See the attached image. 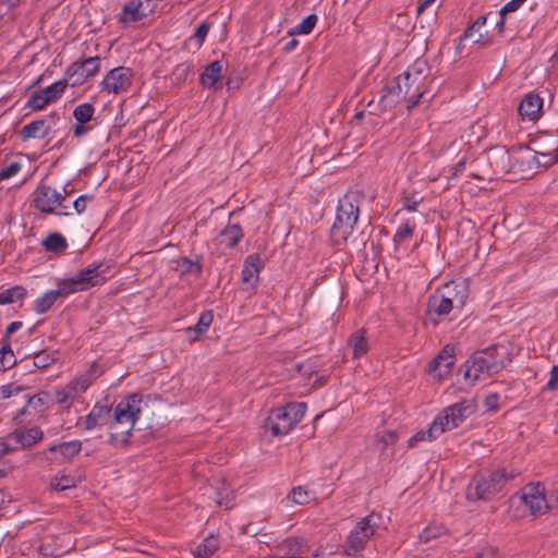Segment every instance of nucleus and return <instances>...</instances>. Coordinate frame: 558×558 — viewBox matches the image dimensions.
Listing matches in <instances>:
<instances>
[{
	"mask_svg": "<svg viewBox=\"0 0 558 558\" xmlns=\"http://www.w3.org/2000/svg\"><path fill=\"white\" fill-rule=\"evenodd\" d=\"M305 543L299 537H288L278 545V550L282 551V555H267L263 558H325L324 547L317 548L314 554L310 557L305 553Z\"/></svg>",
	"mask_w": 558,
	"mask_h": 558,
	"instance_id": "nucleus-16",
	"label": "nucleus"
},
{
	"mask_svg": "<svg viewBox=\"0 0 558 558\" xmlns=\"http://www.w3.org/2000/svg\"><path fill=\"white\" fill-rule=\"evenodd\" d=\"M453 349L446 347L429 365L430 375L437 380L447 378L454 365Z\"/></svg>",
	"mask_w": 558,
	"mask_h": 558,
	"instance_id": "nucleus-21",
	"label": "nucleus"
},
{
	"mask_svg": "<svg viewBox=\"0 0 558 558\" xmlns=\"http://www.w3.org/2000/svg\"><path fill=\"white\" fill-rule=\"evenodd\" d=\"M216 504L218 506H225V507H229L230 506V499H229V494L227 493L226 496H220L216 499Z\"/></svg>",
	"mask_w": 558,
	"mask_h": 558,
	"instance_id": "nucleus-60",
	"label": "nucleus"
},
{
	"mask_svg": "<svg viewBox=\"0 0 558 558\" xmlns=\"http://www.w3.org/2000/svg\"><path fill=\"white\" fill-rule=\"evenodd\" d=\"M52 362V359L46 354L41 353L34 357V366L38 368L47 367Z\"/></svg>",
	"mask_w": 558,
	"mask_h": 558,
	"instance_id": "nucleus-53",
	"label": "nucleus"
},
{
	"mask_svg": "<svg viewBox=\"0 0 558 558\" xmlns=\"http://www.w3.org/2000/svg\"><path fill=\"white\" fill-rule=\"evenodd\" d=\"M243 233L238 225H230L226 227L215 239L217 248L225 251L226 248H232L242 239Z\"/></svg>",
	"mask_w": 558,
	"mask_h": 558,
	"instance_id": "nucleus-27",
	"label": "nucleus"
},
{
	"mask_svg": "<svg viewBox=\"0 0 558 558\" xmlns=\"http://www.w3.org/2000/svg\"><path fill=\"white\" fill-rule=\"evenodd\" d=\"M306 412L305 403H289L275 409L265 421V428L274 436L288 434L299 423Z\"/></svg>",
	"mask_w": 558,
	"mask_h": 558,
	"instance_id": "nucleus-7",
	"label": "nucleus"
},
{
	"mask_svg": "<svg viewBox=\"0 0 558 558\" xmlns=\"http://www.w3.org/2000/svg\"><path fill=\"white\" fill-rule=\"evenodd\" d=\"M142 409L143 398L137 393L123 398L116 405L109 424L110 437L116 445H124L129 441Z\"/></svg>",
	"mask_w": 558,
	"mask_h": 558,
	"instance_id": "nucleus-4",
	"label": "nucleus"
},
{
	"mask_svg": "<svg viewBox=\"0 0 558 558\" xmlns=\"http://www.w3.org/2000/svg\"><path fill=\"white\" fill-rule=\"evenodd\" d=\"M21 168L22 166L20 162H11L0 171V182L16 175L21 171Z\"/></svg>",
	"mask_w": 558,
	"mask_h": 558,
	"instance_id": "nucleus-47",
	"label": "nucleus"
},
{
	"mask_svg": "<svg viewBox=\"0 0 558 558\" xmlns=\"http://www.w3.org/2000/svg\"><path fill=\"white\" fill-rule=\"evenodd\" d=\"M43 246L47 252L61 253L68 247V242L62 234L51 233L43 240Z\"/></svg>",
	"mask_w": 558,
	"mask_h": 558,
	"instance_id": "nucleus-33",
	"label": "nucleus"
},
{
	"mask_svg": "<svg viewBox=\"0 0 558 558\" xmlns=\"http://www.w3.org/2000/svg\"><path fill=\"white\" fill-rule=\"evenodd\" d=\"M429 1H424L417 7V13L421 14L425 9L429 7Z\"/></svg>",
	"mask_w": 558,
	"mask_h": 558,
	"instance_id": "nucleus-64",
	"label": "nucleus"
},
{
	"mask_svg": "<svg viewBox=\"0 0 558 558\" xmlns=\"http://www.w3.org/2000/svg\"><path fill=\"white\" fill-rule=\"evenodd\" d=\"M209 28H210V26L207 22H203L196 27L193 36L197 40L199 46L204 43V40L209 32Z\"/></svg>",
	"mask_w": 558,
	"mask_h": 558,
	"instance_id": "nucleus-49",
	"label": "nucleus"
},
{
	"mask_svg": "<svg viewBox=\"0 0 558 558\" xmlns=\"http://www.w3.org/2000/svg\"><path fill=\"white\" fill-rule=\"evenodd\" d=\"M477 558H498V556L493 547H484L480 550Z\"/></svg>",
	"mask_w": 558,
	"mask_h": 558,
	"instance_id": "nucleus-55",
	"label": "nucleus"
},
{
	"mask_svg": "<svg viewBox=\"0 0 558 558\" xmlns=\"http://www.w3.org/2000/svg\"><path fill=\"white\" fill-rule=\"evenodd\" d=\"M16 359L9 344L0 349V371H5L15 365Z\"/></svg>",
	"mask_w": 558,
	"mask_h": 558,
	"instance_id": "nucleus-43",
	"label": "nucleus"
},
{
	"mask_svg": "<svg viewBox=\"0 0 558 558\" xmlns=\"http://www.w3.org/2000/svg\"><path fill=\"white\" fill-rule=\"evenodd\" d=\"M102 367L93 363L84 373L74 377L70 383V386H74L77 396L85 392L88 387L102 374Z\"/></svg>",
	"mask_w": 558,
	"mask_h": 558,
	"instance_id": "nucleus-25",
	"label": "nucleus"
},
{
	"mask_svg": "<svg viewBox=\"0 0 558 558\" xmlns=\"http://www.w3.org/2000/svg\"><path fill=\"white\" fill-rule=\"evenodd\" d=\"M44 434L38 427L26 430H15L0 440V448L4 454L22 448L32 447L43 438Z\"/></svg>",
	"mask_w": 558,
	"mask_h": 558,
	"instance_id": "nucleus-14",
	"label": "nucleus"
},
{
	"mask_svg": "<svg viewBox=\"0 0 558 558\" xmlns=\"http://www.w3.org/2000/svg\"><path fill=\"white\" fill-rule=\"evenodd\" d=\"M219 541L216 535L210 534L193 550L195 558H210L219 548Z\"/></svg>",
	"mask_w": 558,
	"mask_h": 558,
	"instance_id": "nucleus-29",
	"label": "nucleus"
},
{
	"mask_svg": "<svg viewBox=\"0 0 558 558\" xmlns=\"http://www.w3.org/2000/svg\"><path fill=\"white\" fill-rule=\"evenodd\" d=\"M26 294V290L21 286H15L0 292V304H11L22 300Z\"/></svg>",
	"mask_w": 558,
	"mask_h": 558,
	"instance_id": "nucleus-37",
	"label": "nucleus"
},
{
	"mask_svg": "<svg viewBox=\"0 0 558 558\" xmlns=\"http://www.w3.org/2000/svg\"><path fill=\"white\" fill-rule=\"evenodd\" d=\"M175 270L180 275H199L202 271V267L198 263H194L193 260L184 257L177 262Z\"/></svg>",
	"mask_w": 558,
	"mask_h": 558,
	"instance_id": "nucleus-41",
	"label": "nucleus"
},
{
	"mask_svg": "<svg viewBox=\"0 0 558 558\" xmlns=\"http://www.w3.org/2000/svg\"><path fill=\"white\" fill-rule=\"evenodd\" d=\"M487 411H496L499 407V396L497 393H488L484 399Z\"/></svg>",
	"mask_w": 558,
	"mask_h": 558,
	"instance_id": "nucleus-51",
	"label": "nucleus"
},
{
	"mask_svg": "<svg viewBox=\"0 0 558 558\" xmlns=\"http://www.w3.org/2000/svg\"><path fill=\"white\" fill-rule=\"evenodd\" d=\"M396 434L393 432H385L377 435L376 446L378 449L384 450L387 446L395 444Z\"/></svg>",
	"mask_w": 558,
	"mask_h": 558,
	"instance_id": "nucleus-45",
	"label": "nucleus"
},
{
	"mask_svg": "<svg viewBox=\"0 0 558 558\" xmlns=\"http://www.w3.org/2000/svg\"><path fill=\"white\" fill-rule=\"evenodd\" d=\"M77 482L78 477L76 476L58 474L51 480L50 485L54 490L62 492L71 487H75Z\"/></svg>",
	"mask_w": 558,
	"mask_h": 558,
	"instance_id": "nucleus-36",
	"label": "nucleus"
},
{
	"mask_svg": "<svg viewBox=\"0 0 558 558\" xmlns=\"http://www.w3.org/2000/svg\"><path fill=\"white\" fill-rule=\"evenodd\" d=\"M153 11L150 0H129L117 15L122 27H129L147 16Z\"/></svg>",
	"mask_w": 558,
	"mask_h": 558,
	"instance_id": "nucleus-15",
	"label": "nucleus"
},
{
	"mask_svg": "<svg viewBox=\"0 0 558 558\" xmlns=\"http://www.w3.org/2000/svg\"><path fill=\"white\" fill-rule=\"evenodd\" d=\"M468 299V287L451 281L437 289L427 304L426 318L434 325L445 320L451 312L459 313Z\"/></svg>",
	"mask_w": 558,
	"mask_h": 558,
	"instance_id": "nucleus-2",
	"label": "nucleus"
},
{
	"mask_svg": "<svg viewBox=\"0 0 558 558\" xmlns=\"http://www.w3.org/2000/svg\"><path fill=\"white\" fill-rule=\"evenodd\" d=\"M12 11L11 8H9L2 0H0V19H4L10 14Z\"/></svg>",
	"mask_w": 558,
	"mask_h": 558,
	"instance_id": "nucleus-59",
	"label": "nucleus"
},
{
	"mask_svg": "<svg viewBox=\"0 0 558 558\" xmlns=\"http://www.w3.org/2000/svg\"><path fill=\"white\" fill-rule=\"evenodd\" d=\"M57 286L58 289L47 291L35 300L34 310L37 314L43 315L47 313L60 296L69 295V293L65 292L61 280H58Z\"/></svg>",
	"mask_w": 558,
	"mask_h": 558,
	"instance_id": "nucleus-26",
	"label": "nucleus"
},
{
	"mask_svg": "<svg viewBox=\"0 0 558 558\" xmlns=\"http://www.w3.org/2000/svg\"><path fill=\"white\" fill-rule=\"evenodd\" d=\"M48 134L49 126H47L44 119H39L26 124L21 131V136L23 140L44 138Z\"/></svg>",
	"mask_w": 558,
	"mask_h": 558,
	"instance_id": "nucleus-28",
	"label": "nucleus"
},
{
	"mask_svg": "<svg viewBox=\"0 0 558 558\" xmlns=\"http://www.w3.org/2000/svg\"><path fill=\"white\" fill-rule=\"evenodd\" d=\"M94 199V196L92 194H83L80 195L73 203L74 210L77 215H82L89 203H92Z\"/></svg>",
	"mask_w": 558,
	"mask_h": 558,
	"instance_id": "nucleus-44",
	"label": "nucleus"
},
{
	"mask_svg": "<svg viewBox=\"0 0 558 558\" xmlns=\"http://www.w3.org/2000/svg\"><path fill=\"white\" fill-rule=\"evenodd\" d=\"M414 229H415L414 221L405 220L404 222H402L398 227L396 234L393 236L395 244L398 246V245L404 243L405 241H408L409 239H411L413 235Z\"/></svg>",
	"mask_w": 558,
	"mask_h": 558,
	"instance_id": "nucleus-35",
	"label": "nucleus"
},
{
	"mask_svg": "<svg viewBox=\"0 0 558 558\" xmlns=\"http://www.w3.org/2000/svg\"><path fill=\"white\" fill-rule=\"evenodd\" d=\"M362 194L357 191H349L339 199L336 220L330 230L333 244L342 245L352 235L359 220Z\"/></svg>",
	"mask_w": 558,
	"mask_h": 558,
	"instance_id": "nucleus-5",
	"label": "nucleus"
},
{
	"mask_svg": "<svg viewBox=\"0 0 558 558\" xmlns=\"http://www.w3.org/2000/svg\"><path fill=\"white\" fill-rule=\"evenodd\" d=\"M434 429V422L430 424V426L425 430H420L415 433L410 439H409V446L415 447L422 441H433L437 439L441 434H435L433 432Z\"/></svg>",
	"mask_w": 558,
	"mask_h": 558,
	"instance_id": "nucleus-40",
	"label": "nucleus"
},
{
	"mask_svg": "<svg viewBox=\"0 0 558 558\" xmlns=\"http://www.w3.org/2000/svg\"><path fill=\"white\" fill-rule=\"evenodd\" d=\"M47 393L46 392H41V393H38L36 396H33L32 398L28 399V403L33 407H37L38 404H43L45 399L47 398Z\"/></svg>",
	"mask_w": 558,
	"mask_h": 558,
	"instance_id": "nucleus-56",
	"label": "nucleus"
},
{
	"mask_svg": "<svg viewBox=\"0 0 558 558\" xmlns=\"http://www.w3.org/2000/svg\"><path fill=\"white\" fill-rule=\"evenodd\" d=\"M95 114V106L90 102H82L77 105L73 110V117L75 125L73 128V135L76 138H81L87 135L92 131V126L88 124Z\"/></svg>",
	"mask_w": 558,
	"mask_h": 558,
	"instance_id": "nucleus-20",
	"label": "nucleus"
},
{
	"mask_svg": "<svg viewBox=\"0 0 558 558\" xmlns=\"http://www.w3.org/2000/svg\"><path fill=\"white\" fill-rule=\"evenodd\" d=\"M82 451V442L80 440H70L50 446L43 451V456L47 461L62 463L70 461Z\"/></svg>",
	"mask_w": 558,
	"mask_h": 558,
	"instance_id": "nucleus-18",
	"label": "nucleus"
},
{
	"mask_svg": "<svg viewBox=\"0 0 558 558\" xmlns=\"http://www.w3.org/2000/svg\"><path fill=\"white\" fill-rule=\"evenodd\" d=\"M543 98L530 92L525 94L519 104L518 112L522 121L536 122L542 117Z\"/></svg>",
	"mask_w": 558,
	"mask_h": 558,
	"instance_id": "nucleus-19",
	"label": "nucleus"
},
{
	"mask_svg": "<svg viewBox=\"0 0 558 558\" xmlns=\"http://www.w3.org/2000/svg\"><path fill=\"white\" fill-rule=\"evenodd\" d=\"M421 201L422 198H418L415 195L405 196L403 198V208L407 209L408 211H415Z\"/></svg>",
	"mask_w": 558,
	"mask_h": 558,
	"instance_id": "nucleus-52",
	"label": "nucleus"
},
{
	"mask_svg": "<svg viewBox=\"0 0 558 558\" xmlns=\"http://www.w3.org/2000/svg\"><path fill=\"white\" fill-rule=\"evenodd\" d=\"M289 499L295 505H307L315 499L314 494L302 486L294 487Z\"/></svg>",
	"mask_w": 558,
	"mask_h": 558,
	"instance_id": "nucleus-38",
	"label": "nucleus"
},
{
	"mask_svg": "<svg viewBox=\"0 0 558 558\" xmlns=\"http://www.w3.org/2000/svg\"><path fill=\"white\" fill-rule=\"evenodd\" d=\"M68 86L66 80H60L38 93H34L27 100L26 107L33 110H43L49 104L59 99Z\"/></svg>",
	"mask_w": 558,
	"mask_h": 558,
	"instance_id": "nucleus-17",
	"label": "nucleus"
},
{
	"mask_svg": "<svg viewBox=\"0 0 558 558\" xmlns=\"http://www.w3.org/2000/svg\"><path fill=\"white\" fill-rule=\"evenodd\" d=\"M512 477L513 475H507L502 470L480 474L469 485L466 496L470 500L489 499Z\"/></svg>",
	"mask_w": 558,
	"mask_h": 558,
	"instance_id": "nucleus-9",
	"label": "nucleus"
},
{
	"mask_svg": "<svg viewBox=\"0 0 558 558\" xmlns=\"http://www.w3.org/2000/svg\"><path fill=\"white\" fill-rule=\"evenodd\" d=\"M348 345L351 348L353 356L359 359L365 355L368 351V342L365 338L364 330H357L348 340Z\"/></svg>",
	"mask_w": 558,
	"mask_h": 558,
	"instance_id": "nucleus-31",
	"label": "nucleus"
},
{
	"mask_svg": "<svg viewBox=\"0 0 558 558\" xmlns=\"http://www.w3.org/2000/svg\"><path fill=\"white\" fill-rule=\"evenodd\" d=\"M214 319L211 311H205L201 314L198 322L194 328H189L186 331L190 333L194 331L197 335H202L208 330Z\"/></svg>",
	"mask_w": 558,
	"mask_h": 558,
	"instance_id": "nucleus-42",
	"label": "nucleus"
},
{
	"mask_svg": "<svg viewBox=\"0 0 558 558\" xmlns=\"http://www.w3.org/2000/svg\"><path fill=\"white\" fill-rule=\"evenodd\" d=\"M108 266L104 263H93L81 269L72 277L60 279L69 294L86 291L106 282Z\"/></svg>",
	"mask_w": 558,
	"mask_h": 558,
	"instance_id": "nucleus-8",
	"label": "nucleus"
},
{
	"mask_svg": "<svg viewBox=\"0 0 558 558\" xmlns=\"http://www.w3.org/2000/svg\"><path fill=\"white\" fill-rule=\"evenodd\" d=\"M558 387V365L551 367L549 380L546 384V388L555 390Z\"/></svg>",
	"mask_w": 558,
	"mask_h": 558,
	"instance_id": "nucleus-54",
	"label": "nucleus"
},
{
	"mask_svg": "<svg viewBox=\"0 0 558 558\" xmlns=\"http://www.w3.org/2000/svg\"><path fill=\"white\" fill-rule=\"evenodd\" d=\"M264 268V262L257 254L248 255L242 268V282L250 288H255L259 279V272Z\"/></svg>",
	"mask_w": 558,
	"mask_h": 558,
	"instance_id": "nucleus-24",
	"label": "nucleus"
},
{
	"mask_svg": "<svg viewBox=\"0 0 558 558\" xmlns=\"http://www.w3.org/2000/svg\"><path fill=\"white\" fill-rule=\"evenodd\" d=\"M317 23L315 14L307 15L301 23L295 25L290 32V35H308L314 29Z\"/></svg>",
	"mask_w": 558,
	"mask_h": 558,
	"instance_id": "nucleus-39",
	"label": "nucleus"
},
{
	"mask_svg": "<svg viewBox=\"0 0 558 558\" xmlns=\"http://www.w3.org/2000/svg\"><path fill=\"white\" fill-rule=\"evenodd\" d=\"M9 501L8 496L4 492L0 490V510Z\"/></svg>",
	"mask_w": 558,
	"mask_h": 558,
	"instance_id": "nucleus-63",
	"label": "nucleus"
},
{
	"mask_svg": "<svg viewBox=\"0 0 558 558\" xmlns=\"http://www.w3.org/2000/svg\"><path fill=\"white\" fill-rule=\"evenodd\" d=\"M476 410V405L473 400H463L445 408L434 418L435 434H444L447 430H451L458 427L464 420L471 416Z\"/></svg>",
	"mask_w": 558,
	"mask_h": 558,
	"instance_id": "nucleus-10",
	"label": "nucleus"
},
{
	"mask_svg": "<svg viewBox=\"0 0 558 558\" xmlns=\"http://www.w3.org/2000/svg\"><path fill=\"white\" fill-rule=\"evenodd\" d=\"M512 352L509 344L498 343L475 352L464 363V378L474 385L502 371L510 362Z\"/></svg>",
	"mask_w": 558,
	"mask_h": 558,
	"instance_id": "nucleus-1",
	"label": "nucleus"
},
{
	"mask_svg": "<svg viewBox=\"0 0 558 558\" xmlns=\"http://www.w3.org/2000/svg\"><path fill=\"white\" fill-rule=\"evenodd\" d=\"M22 327V323L21 322H12L11 324H9V326L7 327V336L9 337L10 335H12L13 332H15L17 329H20Z\"/></svg>",
	"mask_w": 558,
	"mask_h": 558,
	"instance_id": "nucleus-58",
	"label": "nucleus"
},
{
	"mask_svg": "<svg viewBox=\"0 0 558 558\" xmlns=\"http://www.w3.org/2000/svg\"><path fill=\"white\" fill-rule=\"evenodd\" d=\"M76 398H78V396L75 392L74 386H70L69 384L62 388L57 389L54 393L56 402L64 408H70Z\"/></svg>",
	"mask_w": 558,
	"mask_h": 558,
	"instance_id": "nucleus-34",
	"label": "nucleus"
},
{
	"mask_svg": "<svg viewBox=\"0 0 558 558\" xmlns=\"http://www.w3.org/2000/svg\"><path fill=\"white\" fill-rule=\"evenodd\" d=\"M110 409L106 404H95L88 415L84 417V428L90 430L95 428L101 420L108 416Z\"/></svg>",
	"mask_w": 558,
	"mask_h": 558,
	"instance_id": "nucleus-30",
	"label": "nucleus"
},
{
	"mask_svg": "<svg viewBox=\"0 0 558 558\" xmlns=\"http://www.w3.org/2000/svg\"><path fill=\"white\" fill-rule=\"evenodd\" d=\"M64 201V195L48 185H39L34 192V206L45 214L68 216V211H57L58 208H66Z\"/></svg>",
	"mask_w": 558,
	"mask_h": 558,
	"instance_id": "nucleus-13",
	"label": "nucleus"
},
{
	"mask_svg": "<svg viewBox=\"0 0 558 558\" xmlns=\"http://www.w3.org/2000/svg\"><path fill=\"white\" fill-rule=\"evenodd\" d=\"M526 0H510L499 11V15H506L517 11Z\"/></svg>",
	"mask_w": 558,
	"mask_h": 558,
	"instance_id": "nucleus-50",
	"label": "nucleus"
},
{
	"mask_svg": "<svg viewBox=\"0 0 558 558\" xmlns=\"http://www.w3.org/2000/svg\"><path fill=\"white\" fill-rule=\"evenodd\" d=\"M487 161L496 177H502L512 169L511 155L505 147L493 148L488 153Z\"/></svg>",
	"mask_w": 558,
	"mask_h": 558,
	"instance_id": "nucleus-23",
	"label": "nucleus"
},
{
	"mask_svg": "<svg viewBox=\"0 0 558 558\" xmlns=\"http://www.w3.org/2000/svg\"><path fill=\"white\" fill-rule=\"evenodd\" d=\"M101 59L99 57H89L82 61L74 62L66 70V76L72 77L78 75L73 84H81L83 80L94 77L100 70Z\"/></svg>",
	"mask_w": 558,
	"mask_h": 558,
	"instance_id": "nucleus-22",
	"label": "nucleus"
},
{
	"mask_svg": "<svg viewBox=\"0 0 558 558\" xmlns=\"http://www.w3.org/2000/svg\"><path fill=\"white\" fill-rule=\"evenodd\" d=\"M22 391V387L15 384L0 386V400L16 396Z\"/></svg>",
	"mask_w": 558,
	"mask_h": 558,
	"instance_id": "nucleus-48",
	"label": "nucleus"
},
{
	"mask_svg": "<svg viewBox=\"0 0 558 558\" xmlns=\"http://www.w3.org/2000/svg\"><path fill=\"white\" fill-rule=\"evenodd\" d=\"M4 2V4H7L9 8H11L12 10H14L21 0H2Z\"/></svg>",
	"mask_w": 558,
	"mask_h": 558,
	"instance_id": "nucleus-62",
	"label": "nucleus"
},
{
	"mask_svg": "<svg viewBox=\"0 0 558 558\" xmlns=\"http://www.w3.org/2000/svg\"><path fill=\"white\" fill-rule=\"evenodd\" d=\"M375 526L374 515L361 519L348 536L344 554L348 556L357 555L374 534Z\"/></svg>",
	"mask_w": 558,
	"mask_h": 558,
	"instance_id": "nucleus-12",
	"label": "nucleus"
},
{
	"mask_svg": "<svg viewBox=\"0 0 558 558\" xmlns=\"http://www.w3.org/2000/svg\"><path fill=\"white\" fill-rule=\"evenodd\" d=\"M426 71V61L415 60L403 74L398 76L397 86L381 97L384 106H393L399 102L401 94L408 97L409 109L416 106L425 92Z\"/></svg>",
	"mask_w": 558,
	"mask_h": 558,
	"instance_id": "nucleus-3",
	"label": "nucleus"
},
{
	"mask_svg": "<svg viewBox=\"0 0 558 558\" xmlns=\"http://www.w3.org/2000/svg\"><path fill=\"white\" fill-rule=\"evenodd\" d=\"M464 168H465V159H464V158H462V159H460V160L456 163V166L452 168V173H451V175H452L453 178H457L458 175H460V174L463 172Z\"/></svg>",
	"mask_w": 558,
	"mask_h": 558,
	"instance_id": "nucleus-57",
	"label": "nucleus"
},
{
	"mask_svg": "<svg viewBox=\"0 0 558 558\" xmlns=\"http://www.w3.org/2000/svg\"><path fill=\"white\" fill-rule=\"evenodd\" d=\"M296 46H298V40L296 39H291L290 41H288L286 44L284 51L291 52L292 50L295 49Z\"/></svg>",
	"mask_w": 558,
	"mask_h": 558,
	"instance_id": "nucleus-61",
	"label": "nucleus"
},
{
	"mask_svg": "<svg viewBox=\"0 0 558 558\" xmlns=\"http://www.w3.org/2000/svg\"><path fill=\"white\" fill-rule=\"evenodd\" d=\"M486 24V16H480L476 21L466 28L462 34V39L473 38L475 32H478Z\"/></svg>",
	"mask_w": 558,
	"mask_h": 558,
	"instance_id": "nucleus-46",
	"label": "nucleus"
},
{
	"mask_svg": "<svg viewBox=\"0 0 558 558\" xmlns=\"http://www.w3.org/2000/svg\"><path fill=\"white\" fill-rule=\"evenodd\" d=\"M222 73V63L220 61L211 62L204 71L201 83L204 87H213L220 80Z\"/></svg>",
	"mask_w": 558,
	"mask_h": 558,
	"instance_id": "nucleus-32",
	"label": "nucleus"
},
{
	"mask_svg": "<svg viewBox=\"0 0 558 558\" xmlns=\"http://www.w3.org/2000/svg\"><path fill=\"white\" fill-rule=\"evenodd\" d=\"M134 71L129 66H117L106 73L99 83V92L108 96H122L131 92Z\"/></svg>",
	"mask_w": 558,
	"mask_h": 558,
	"instance_id": "nucleus-11",
	"label": "nucleus"
},
{
	"mask_svg": "<svg viewBox=\"0 0 558 558\" xmlns=\"http://www.w3.org/2000/svg\"><path fill=\"white\" fill-rule=\"evenodd\" d=\"M512 502L532 515H541L558 507V492L547 493L542 484L530 483L512 497Z\"/></svg>",
	"mask_w": 558,
	"mask_h": 558,
	"instance_id": "nucleus-6",
	"label": "nucleus"
}]
</instances>
